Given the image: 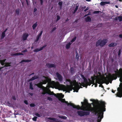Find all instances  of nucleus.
Listing matches in <instances>:
<instances>
[{
    "instance_id": "f257e3e1",
    "label": "nucleus",
    "mask_w": 122,
    "mask_h": 122,
    "mask_svg": "<svg viewBox=\"0 0 122 122\" xmlns=\"http://www.w3.org/2000/svg\"><path fill=\"white\" fill-rule=\"evenodd\" d=\"M81 76L83 80V82L81 83H78L75 81H72L70 79H66V81L68 82L70 84L66 86L64 85L60 84L58 82L51 81L50 78L43 76L42 80L40 83L37 84V86L42 89L43 91L42 93V94H45L47 93L50 95H54L55 96H56V94L53 92H51L49 89V88H55L59 90H63V91H67V92H69V91H71L72 89L74 90V92H78L79 89L82 87L81 86L86 87V88L88 85L90 86L91 84H95V87L97 86V84L95 83V79L97 78L96 76H92L91 79H89L88 80L83 75L81 74Z\"/></svg>"
},
{
    "instance_id": "f03ea898",
    "label": "nucleus",
    "mask_w": 122,
    "mask_h": 122,
    "mask_svg": "<svg viewBox=\"0 0 122 122\" xmlns=\"http://www.w3.org/2000/svg\"><path fill=\"white\" fill-rule=\"evenodd\" d=\"M90 101L92 102L91 104L89 103L88 102L87 100L85 99L84 102H81L82 106L81 107L79 105L76 106L72 103H68L64 99H61V100L62 102L67 104L68 106L70 105L72 106L73 110L75 109V112L77 110L81 109V110L77 112L78 115L80 116L88 115L90 112L94 113L96 115H97V117L95 122H100L103 117V112L106 110L105 103L102 102L101 104L98 100L91 99Z\"/></svg>"
},
{
    "instance_id": "7ed1b4c3",
    "label": "nucleus",
    "mask_w": 122,
    "mask_h": 122,
    "mask_svg": "<svg viewBox=\"0 0 122 122\" xmlns=\"http://www.w3.org/2000/svg\"><path fill=\"white\" fill-rule=\"evenodd\" d=\"M107 41V40L106 39H104L102 40L101 39H100L96 42V46H97L99 45L102 46L106 44Z\"/></svg>"
},
{
    "instance_id": "20e7f679",
    "label": "nucleus",
    "mask_w": 122,
    "mask_h": 122,
    "mask_svg": "<svg viewBox=\"0 0 122 122\" xmlns=\"http://www.w3.org/2000/svg\"><path fill=\"white\" fill-rule=\"evenodd\" d=\"M118 92L115 94L116 97H122V83H121L120 85V87L117 88Z\"/></svg>"
},
{
    "instance_id": "39448f33",
    "label": "nucleus",
    "mask_w": 122,
    "mask_h": 122,
    "mask_svg": "<svg viewBox=\"0 0 122 122\" xmlns=\"http://www.w3.org/2000/svg\"><path fill=\"white\" fill-rule=\"evenodd\" d=\"M5 60H0V64L2 65V66L4 65V66L2 67L1 68L0 67V70L2 68H3L5 67L9 66H10V63H5Z\"/></svg>"
},
{
    "instance_id": "423d86ee",
    "label": "nucleus",
    "mask_w": 122,
    "mask_h": 122,
    "mask_svg": "<svg viewBox=\"0 0 122 122\" xmlns=\"http://www.w3.org/2000/svg\"><path fill=\"white\" fill-rule=\"evenodd\" d=\"M117 78L116 74H113L112 75H109L108 79L110 80H113V79H116Z\"/></svg>"
},
{
    "instance_id": "0eeeda50",
    "label": "nucleus",
    "mask_w": 122,
    "mask_h": 122,
    "mask_svg": "<svg viewBox=\"0 0 122 122\" xmlns=\"http://www.w3.org/2000/svg\"><path fill=\"white\" fill-rule=\"evenodd\" d=\"M117 74L120 76V81L122 82V68L120 69L117 72Z\"/></svg>"
},
{
    "instance_id": "6e6552de",
    "label": "nucleus",
    "mask_w": 122,
    "mask_h": 122,
    "mask_svg": "<svg viewBox=\"0 0 122 122\" xmlns=\"http://www.w3.org/2000/svg\"><path fill=\"white\" fill-rule=\"evenodd\" d=\"M56 74L57 76V78H58L59 81L60 82H61L63 80V77L58 73L57 72Z\"/></svg>"
},
{
    "instance_id": "1a4fd4ad",
    "label": "nucleus",
    "mask_w": 122,
    "mask_h": 122,
    "mask_svg": "<svg viewBox=\"0 0 122 122\" xmlns=\"http://www.w3.org/2000/svg\"><path fill=\"white\" fill-rule=\"evenodd\" d=\"M46 45H45L44 46L41 47V48H40L39 49L37 48V49H35L33 51L34 52H38L39 51H40L42 50L44 48L46 47Z\"/></svg>"
},
{
    "instance_id": "9d476101",
    "label": "nucleus",
    "mask_w": 122,
    "mask_h": 122,
    "mask_svg": "<svg viewBox=\"0 0 122 122\" xmlns=\"http://www.w3.org/2000/svg\"><path fill=\"white\" fill-rule=\"evenodd\" d=\"M28 36V33H25L22 36V39L24 41L25 40Z\"/></svg>"
},
{
    "instance_id": "9b49d317",
    "label": "nucleus",
    "mask_w": 122,
    "mask_h": 122,
    "mask_svg": "<svg viewBox=\"0 0 122 122\" xmlns=\"http://www.w3.org/2000/svg\"><path fill=\"white\" fill-rule=\"evenodd\" d=\"M46 65V66L49 68L54 67H55V65L53 64L47 63Z\"/></svg>"
},
{
    "instance_id": "f8f14e48",
    "label": "nucleus",
    "mask_w": 122,
    "mask_h": 122,
    "mask_svg": "<svg viewBox=\"0 0 122 122\" xmlns=\"http://www.w3.org/2000/svg\"><path fill=\"white\" fill-rule=\"evenodd\" d=\"M42 33V31H41V32H40V33L38 35L37 37V38L36 40V41H37L40 38V37Z\"/></svg>"
},
{
    "instance_id": "ddd939ff",
    "label": "nucleus",
    "mask_w": 122,
    "mask_h": 122,
    "mask_svg": "<svg viewBox=\"0 0 122 122\" xmlns=\"http://www.w3.org/2000/svg\"><path fill=\"white\" fill-rule=\"evenodd\" d=\"M7 29H6L5 30H4L2 33L1 36V39L3 38L5 36V33Z\"/></svg>"
},
{
    "instance_id": "4468645a",
    "label": "nucleus",
    "mask_w": 122,
    "mask_h": 122,
    "mask_svg": "<svg viewBox=\"0 0 122 122\" xmlns=\"http://www.w3.org/2000/svg\"><path fill=\"white\" fill-rule=\"evenodd\" d=\"M109 2H102L100 3V4L101 5L103 6L104 5L109 4Z\"/></svg>"
},
{
    "instance_id": "2eb2a0df",
    "label": "nucleus",
    "mask_w": 122,
    "mask_h": 122,
    "mask_svg": "<svg viewBox=\"0 0 122 122\" xmlns=\"http://www.w3.org/2000/svg\"><path fill=\"white\" fill-rule=\"evenodd\" d=\"M117 19L120 21H122V16H119L115 17V20H117Z\"/></svg>"
},
{
    "instance_id": "dca6fc26",
    "label": "nucleus",
    "mask_w": 122,
    "mask_h": 122,
    "mask_svg": "<svg viewBox=\"0 0 122 122\" xmlns=\"http://www.w3.org/2000/svg\"><path fill=\"white\" fill-rule=\"evenodd\" d=\"M85 20L86 22H90L91 20V19L89 16H88L85 19Z\"/></svg>"
},
{
    "instance_id": "f3484780",
    "label": "nucleus",
    "mask_w": 122,
    "mask_h": 122,
    "mask_svg": "<svg viewBox=\"0 0 122 122\" xmlns=\"http://www.w3.org/2000/svg\"><path fill=\"white\" fill-rule=\"evenodd\" d=\"M57 95L58 97H60L63 98L64 97V95L61 93H58Z\"/></svg>"
},
{
    "instance_id": "a211bd4d",
    "label": "nucleus",
    "mask_w": 122,
    "mask_h": 122,
    "mask_svg": "<svg viewBox=\"0 0 122 122\" xmlns=\"http://www.w3.org/2000/svg\"><path fill=\"white\" fill-rule=\"evenodd\" d=\"M72 44V43H69L67 44L66 45V49H68L70 47V45Z\"/></svg>"
},
{
    "instance_id": "6ab92c4d",
    "label": "nucleus",
    "mask_w": 122,
    "mask_h": 122,
    "mask_svg": "<svg viewBox=\"0 0 122 122\" xmlns=\"http://www.w3.org/2000/svg\"><path fill=\"white\" fill-rule=\"evenodd\" d=\"M116 45V43H112L109 45V47H114Z\"/></svg>"
},
{
    "instance_id": "aec40b11",
    "label": "nucleus",
    "mask_w": 122,
    "mask_h": 122,
    "mask_svg": "<svg viewBox=\"0 0 122 122\" xmlns=\"http://www.w3.org/2000/svg\"><path fill=\"white\" fill-rule=\"evenodd\" d=\"M37 77L36 76H35L32 77L30 79L29 81H33L34 80L36 79L37 78Z\"/></svg>"
},
{
    "instance_id": "412c9836",
    "label": "nucleus",
    "mask_w": 122,
    "mask_h": 122,
    "mask_svg": "<svg viewBox=\"0 0 122 122\" xmlns=\"http://www.w3.org/2000/svg\"><path fill=\"white\" fill-rule=\"evenodd\" d=\"M37 22L33 24L32 26L33 29V30H35V28L37 26Z\"/></svg>"
},
{
    "instance_id": "4be33fe9",
    "label": "nucleus",
    "mask_w": 122,
    "mask_h": 122,
    "mask_svg": "<svg viewBox=\"0 0 122 122\" xmlns=\"http://www.w3.org/2000/svg\"><path fill=\"white\" fill-rule=\"evenodd\" d=\"M101 82V80L99 78H98L96 80V82L97 83L100 84Z\"/></svg>"
},
{
    "instance_id": "5701e85b",
    "label": "nucleus",
    "mask_w": 122,
    "mask_h": 122,
    "mask_svg": "<svg viewBox=\"0 0 122 122\" xmlns=\"http://www.w3.org/2000/svg\"><path fill=\"white\" fill-rule=\"evenodd\" d=\"M76 58L77 61H78L79 59V56L78 55V54L77 52H76Z\"/></svg>"
},
{
    "instance_id": "b1692460",
    "label": "nucleus",
    "mask_w": 122,
    "mask_h": 122,
    "mask_svg": "<svg viewBox=\"0 0 122 122\" xmlns=\"http://www.w3.org/2000/svg\"><path fill=\"white\" fill-rule=\"evenodd\" d=\"M29 88L30 89L33 90V88L32 87V82H30L29 84Z\"/></svg>"
},
{
    "instance_id": "393cba45",
    "label": "nucleus",
    "mask_w": 122,
    "mask_h": 122,
    "mask_svg": "<svg viewBox=\"0 0 122 122\" xmlns=\"http://www.w3.org/2000/svg\"><path fill=\"white\" fill-rule=\"evenodd\" d=\"M30 60H23L20 63H22L23 62H29L30 61Z\"/></svg>"
},
{
    "instance_id": "a878e982",
    "label": "nucleus",
    "mask_w": 122,
    "mask_h": 122,
    "mask_svg": "<svg viewBox=\"0 0 122 122\" xmlns=\"http://www.w3.org/2000/svg\"><path fill=\"white\" fill-rule=\"evenodd\" d=\"M71 74H73L74 73V69L72 67L71 69Z\"/></svg>"
},
{
    "instance_id": "bb28decb",
    "label": "nucleus",
    "mask_w": 122,
    "mask_h": 122,
    "mask_svg": "<svg viewBox=\"0 0 122 122\" xmlns=\"http://www.w3.org/2000/svg\"><path fill=\"white\" fill-rule=\"evenodd\" d=\"M58 5L60 6V8H61L62 7V1H60L58 2Z\"/></svg>"
},
{
    "instance_id": "cd10ccee",
    "label": "nucleus",
    "mask_w": 122,
    "mask_h": 122,
    "mask_svg": "<svg viewBox=\"0 0 122 122\" xmlns=\"http://www.w3.org/2000/svg\"><path fill=\"white\" fill-rule=\"evenodd\" d=\"M23 55V54L22 53H18L15 54L14 55Z\"/></svg>"
},
{
    "instance_id": "c85d7f7f",
    "label": "nucleus",
    "mask_w": 122,
    "mask_h": 122,
    "mask_svg": "<svg viewBox=\"0 0 122 122\" xmlns=\"http://www.w3.org/2000/svg\"><path fill=\"white\" fill-rule=\"evenodd\" d=\"M76 37H75L74 38H73V39H72L71 40V43H72V42L74 41H75L76 40Z\"/></svg>"
},
{
    "instance_id": "c756f323",
    "label": "nucleus",
    "mask_w": 122,
    "mask_h": 122,
    "mask_svg": "<svg viewBox=\"0 0 122 122\" xmlns=\"http://www.w3.org/2000/svg\"><path fill=\"white\" fill-rule=\"evenodd\" d=\"M60 117L62 119H66L67 118V117H66L64 116Z\"/></svg>"
},
{
    "instance_id": "7c9ffc66",
    "label": "nucleus",
    "mask_w": 122,
    "mask_h": 122,
    "mask_svg": "<svg viewBox=\"0 0 122 122\" xmlns=\"http://www.w3.org/2000/svg\"><path fill=\"white\" fill-rule=\"evenodd\" d=\"M37 118V117H35L32 118V120L34 121H36V119Z\"/></svg>"
},
{
    "instance_id": "2f4dec72",
    "label": "nucleus",
    "mask_w": 122,
    "mask_h": 122,
    "mask_svg": "<svg viewBox=\"0 0 122 122\" xmlns=\"http://www.w3.org/2000/svg\"><path fill=\"white\" fill-rule=\"evenodd\" d=\"M16 14L18 15L19 14V9H17L16 10Z\"/></svg>"
},
{
    "instance_id": "473e14b6",
    "label": "nucleus",
    "mask_w": 122,
    "mask_h": 122,
    "mask_svg": "<svg viewBox=\"0 0 122 122\" xmlns=\"http://www.w3.org/2000/svg\"><path fill=\"white\" fill-rule=\"evenodd\" d=\"M35 115L38 117H40V115L38 113H36L35 114Z\"/></svg>"
},
{
    "instance_id": "72a5a7b5",
    "label": "nucleus",
    "mask_w": 122,
    "mask_h": 122,
    "mask_svg": "<svg viewBox=\"0 0 122 122\" xmlns=\"http://www.w3.org/2000/svg\"><path fill=\"white\" fill-rule=\"evenodd\" d=\"M30 106L31 107H34L35 106V105L34 104L31 103L30 104Z\"/></svg>"
},
{
    "instance_id": "f704fd0d",
    "label": "nucleus",
    "mask_w": 122,
    "mask_h": 122,
    "mask_svg": "<svg viewBox=\"0 0 122 122\" xmlns=\"http://www.w3.org/2000/svg\"><path fill=\"white\" fill-rule=\"evenodd\" d=\"M60 17L59 16H57V19H56L57 21L58 20H59L60 19Z\"/></svg>"
},
{
    "instance_id": "c9c22d12",
    "label": "nucleus",
    "mask_w": 122,
    "mask_h": 122,
    "mask_svg": "<svg viewBox=\"0 0 122 122\" xmlns=\"http://www.w3.org/2000/svg\"><path fill=\"white\" fill-rule=\"evenodd\" d=\"M78 8V7L77 6H76V7L74 11V12H75L77 10Z\"/></svg>"
},
{
    "instance_id": "e433bc0d",
    "label": "nucleus",
    "mask_w": 122,
    "mask_h": 122,
    "mask_svg": "<svg viewBox=\"0 0 122 122\" xmlns=\"http://www.w3.org/2000/svg\"><path fill=\"white\" fill-rule=\"evenodd\" d=\"M89 8L88 7H87L84 10V11L85 12H86L87 10H89Z\"/></svg>"
},
{
    "instance_id": "4c0bfd02",
    "label": "nucleus",
    "mask_w": 122,
    "mask_h": 122,
    "mask_svg": "<svg viewBox=\"0 0 122 122\" xmlns=\"http://www.w3.org/2000/svg\"><path fill=\"white\" fill-rule=\"evenodd\" d=\"M48 99L49 101H52V99L50 97H49L48 98Z\"/></svg>"
},
{
    "instance_id": "58836bf2",
    "label": "nucleus",
    "mask_w": 122,
    "mask_h": 122,
    "mask_svg": "<svg viewBox=\"0 0 122 122\" xmlns=\"http://www.w3.org/2000/svg\"><path fill=\"white\" fill-rule=\"evenodd\" d=\"M24 103L26 105L28 104V103L27 101L26 100H25L24 101Z\"/></svg>"
},
{
    "instance_id": "ea45409f",
    "label": "nucleus",
    "mask_w": 122,
    "mask_h": 122,
    "mask_svg": "<svg viewBox=\"0 0 122 122\" xmlns=\"http://www.w3.org/2000/svg\"><path fill=\"white\" fill-rule=\"evenodd\" d=\"M56 29V27H54L52 30L51 32H53Z\"/></svg>"
},
{
    "instance_id": "a19ab883",
    "label": "nucleus",
    "mask_w": 122,
    "mask_h": 122,
    "mask_svg": "<svg viewBox=\"0 0 122 122\" xmlns=\"http://www.w3.org/2000/svg\"><path fill=\"white\" fill-rule=\"evenodd\" d=\"M27 51V50L26 49H25L24 51H22V52H25Z\"/></svg>"
},
{
    "instance_id": "79ce46f5",
    "label": "nucleus",
    "mask_w": 122,
    "mask_h": 122,
    "mask_svg": "<svg viewBox=\"0 0 122 122\" xmlns=\"http://www.w3.org/2000/svg\"><path fill=\"white\" fill-rule=\"evenodd\" d=\"M41 4L42 5L43 3V1L42 0H40Z\"/></svg>"
},
{
    "instance_id": "37998d69",
    "label": "nucleus",
    "mask_w": 122,
    "mask_h": 122,
    "mask_svg": "<svg viewBox=\"0 0 122 122\" xmlns=\"http://www.w3.org/2000/svg\"><path fill=\"white\" fill-rule=\"evenodd\" d=\"M37 11V9L36 8H34V12H35Z\"/></svg>"
},
{
    "instance_id": "c03bdc74",
    "label": "nucleus",
    "mask_w": 122,
    "mask_h": 122,
    "mask_svg": "<svg viewBox=\"0 0 122 122\" xmlns=\"http://www.w3.org/2000/svg\"><path fill=\"white\" fill-rule=\"evenodd\" d=\"M119 37L120 38H122V34L120 35H119Z\"/></svg>"
},
{
    "instance_id": "a18cd8bd",
    "label": "nucleus",
    "mask_w": 122,
    "mask_h": 122,
    "mask_svg": "<svg viewBox=\"0 0 122 122\" xmlns=\"http://www.w3.org/2000/svg\"><path fill=\"white\" fill-rule=\"evenodd\" d=\"M12 99L13 100H16V98L15 97H13Z\"/></svg>"
},
{
    "instance_id": "49530a36",
    "label": "nucleus",
    "mask_w": 122,
    "mask_h": 122,
    "mask_svg": "<svg viewBox=\"0 0 122 122\" xmlns=\"http://www.w3.org/2000/svg\"><path fill=\"white\" fill-rule=\"evenodd\" d=\"M99 11H95L94 12V13L95 14H97L98 13Z\"/></svg>"
},
{
    "instance_id": "de8ad7c7",
    "label": "nucleus",
    "mask_w": 122,
    "mask_h": 122,
    "mask_svg": "<svg viewBox=\"0 0 122 122\" xmlns=\"http://www.w3.org/2000/svg\"><path fill=\"white\" fill-rule=\"evenodd\" d=\"M99 86H101L102 88L103 87V86L102 85H99Z\"/></svg>"
},
{
    "instance_id": "09e8293b",
    "label": "nucleus",
    "mask_w": 122,
    "mask_h": 122,
    "mask_svg": "<svg viewBox=\"0 0 122 122\" xmlns=\"http://www.w3.org/2000/svg\"><path fill=\"white\" fill-rule=\"evenodd\" d=\"M115 91H114L113 90L112 91V92L113 93H114Z\"/></svg>"
},
{
    "instance_id": "8fccbe9b",
    "label": "nucleus",
    "mask_w": 122,
    "mask_h": 122,
    "mask_svg": "<svg viewBox=\"0 0 122 122\" xmlns=\"http://www.w3.org/2000/svg\"><path fill=\"white\" fill-rule=\"evenodd\" d=\"M89 14H89V13H88V14L87 15H86L84 16V17H86V16H87V15H89Z\"/></svg>"
},
{
    "instance_id": "3c124183",
    "label": "nucleus",
    "mask_w": 122,
    "mask_h": 122,
    "mask_svg": "<svg viewBox=\"0 0 122 122\" xmlns=\"http://www.w3.org/2000/svg\"><path fill=\"white\" fill-rule=\"evenodd\" d=\"M86 1H90L91 0H86Z\"/></svg>"
},
{
    "instance_id": "603ef678",
    "label": "nucleus",
    "mask_w": 122,
    "mask_h": 122,
    "mask_svg": "<svg viewBox=\"0 0 122 122\" xmlns=\"http://www.w3.org/2000/svg\"><path fill=\"white\" fill-rule=\"evenodd\" d=\"M115 7L117 8H118V7L117 6L115 5Z\"/></svg>"
},
{
    "instance_id": "864d4df0",
    "label": "nucleus",
    "mask_w": 122,
    "mask_h": 122,
    "mask_svg": "<svg viewBox=\"0 0 122 122\" xmlns=\"http://www.w3.org/2000/svg\"><path fill=\"white\" fill-rule=\"evenodd\" d=\"M30 95H31V96H32V93H31L30 94Z\"/></svg>"
},
{
    "instance_id": "5fc2aeb1",
    "label": "nucleus",
    "mask_w": 122,
    "mask_h": 122,
    "mask_svg": "<svg viewBox=\"0 0 122 122\" xmlns=\"http://www.w3.org/2000/svg\"><path fill=\"white\" fill-rule=\"evenodd\" d=\"M121 2L122 0H119Z\"/></svg>"
},
{
    "instance_id": "6e6d98bb",
    "label": "nucleus",
    "mask_w": 122,
    "mask_h": 122,
    "mask_svg": "<svg viewBox=\"0 0 122 122\" xmlns=\"http://www.w3.org/2000/svg\"><path fill=\"white\" fill-rule=\"evenodd\" d=\"M33 48V46H32L31 47V48L32 49Z\"/></svg>"
},
{
    "instance_id": "4d7b16f0",
    "label": "nucleus",
    "mask_w": 122,
    "mask_h": 122,
    "mask_svg": "<svg viewBox=\"0 0 122 122\" xmlns=\"http://www.w3.org/2000/svg\"><path fill=\"white\" fill-rule=\"evenodd\" d=\"M34 74V73H32V74H31L30 75H31L32 74Z\"/></svg>"
},
{
    "instance_id": "13d9d810",
    "label": "nucleus",
    "mask_w": 122,
    "mask_h": 122,
    "mask_svg": "<svg viewBox=\"0 0 122 122\" xmlns=\"http://www.w3.org/2000/svg\"><path fill=\"white\" fill-rule=\"evenodd\" d=\"M105 79V81H107V79Z\"/></svg>"
},
{
    "instance_id": "bf43d9fd",
    "label": "nucleus",
    "mask_w": 122,
    "mask_h": 122,
    "mask_svg": "<svg viewBox=\"0 0 122 122\" xmlns=\"http://www.w3.org/2000/svg\"><path fill=\"white\" fill-rule=\"evenodd\" d=\"M14 51H16L15 50H14Z\"/></svg>"
},
{
    "instance_id": "052dcab7",
    "label": "nucleus",
    "mask_w": 122,
    "mask_h": 122,
    "mask_svg": "<svg viewBox=\"0 0 122 122\" xmlns=\"http://www.w3.org/2000/svg\"><path fill=\"white\" fill-rule=\"evenodd\" d=\"M112 82H110L111 83Z\"/></svg>"
}]
</instances>
